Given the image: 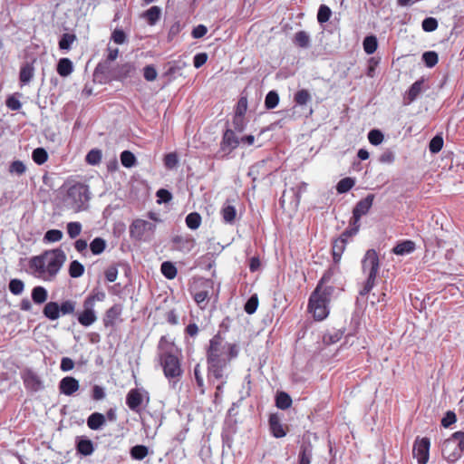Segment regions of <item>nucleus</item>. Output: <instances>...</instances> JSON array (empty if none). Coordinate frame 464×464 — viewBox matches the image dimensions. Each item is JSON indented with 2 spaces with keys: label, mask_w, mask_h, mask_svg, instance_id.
<instances>
[{
  "label": "nucleus",
  "mask_w": 464,
  "mask_h": 464,
  "mask_svg": "<svg viewBox=\"0 0 464 464\" xmlns=\"http://www.w3.org/2000/svg\"><path fill=\"white\" fill-rule=\"evenodd\" d=\"M238 350L236 344L224 341L219 335H215L209 341V347L207 352V362L208 375L215 379H224L229 362L236 358Z\"/></svg>",
  "instance_id": "obj_1"
},
{
  "label": "nucleus",
  "mask_w": 464,
  "mask_h": 464,
  "mask_svg": "<svg viewBox=\"0 0 464 464\" xmlns=\"http://www.w3.org/2000/svg\"><path fill=\"white\" fill-rule=\"evenodd\" d=\"M65 261L66 255L63 250L55 248L33 256L29 261V267L36 277L44 281H53Z\"/></svg>",
  "instance_id": "obj_2"
},
{
  "label": "nucleus",
  "mask_w": 464,
  "mask_h": 464,
  "mask_svg": "<svg viewBox=\"0 0 464 464\" xmlns=\"http://www.w3.org/2000/svg\"><path fill=\"white\" fill-rule=\"evenodd\" d=\"M329 279L330 274L325 273L309 298L308 311L316 321H322L329 314V304L334 290L333 286L324 285Z\"/></svg>",
  "instance_id": "obj_3"
},
{
  "label": "nucleus",
  "mask_w": 464,
  "mask_h": 464,
  "mask_svg": "<svg viewBox=\"0 0 464 464\" xmlns=\"http://www.w3.org/2000/svg\"><path fill=\"white\" fill-rule=\"evenodd\" d=\"M379 269L380 261L377 252L374 249L367 250L362 260V272L366 278L359 292L360 295H366L374 287Z\"/></svg>",
  "instance_id": "obj_4"
},
{
  "label": "nucleus",
  "mask_w": 464,
  "mask_h": 464,
  "mask_svg": "<svg viewBox=\"0 0 464 464\" xmlns=\"http://www.w3.org/2000/svg\"><path fill=\"white\" fill-rule=\"evenodd\" d=\"M443 457L450 462H455L464 453V432L456 431L445 440L441 446Z\"/></svg>",
  "instance_id": "obj_5"
},
{
  "label": "nucleus",
  "mask_w": 464,
  "mask_h": 464,
  "mask_svg": "<svg viewBox=\"0 0 464 464\" xmlns=\"http://www.w3.org/2000/svg\"><path fill=\"white\" fill-rule=\"evenodd\" d=\"M159 355L164 373L168 378H174V344L162 336L159 343Z\"/></svg>",
  "instance_id": "obj_6"
},
{
  "label": "nucleus",
  "mask_w": 464,
  "mask_h": 464,
  "mask_svg": "<svg viewBox=\"0 0 464 464\" xmlns=\"http://www.w3.org/2000/svg\"><path fill=\"white\" fill-rule=\"evenodd\" d=\"M68 198L72 200L75 211L78 212L84 209L90 198L88 186L81 182L72 185L68 188Z\"/></svg>",
  "instance_id": "obj_7"
},
{
  "label": "nucleus",
  "mask_w": 464,
  "mask_h": 464,
  "mask_svg": "<svg viewBox=\"0 0 464 464\" xmlns=\"http://www.w3.org/2000/svg\"><path fill=\"white\" fill-rule=\"evenodd\" d=\"M212 283L203 278L196 279L191 285L190 291L195 302L200 308H204L209 295V289Z\"/></svg>",
  "instance_id": "obj_8"
},
{
  "label": "nucleus",
  "mask_w": 464,
  "mask_h": 464,
  "mask_svg": "<svg viewBox=\"0 0 464 464\" xmlns=\"http://www.w3.org/2000/svg\"><path fill=\"white\" fill-rule=\"evenodd\" d=\"M156 228L154 223L144 219H135L130 227V237L136 240H146L150 237Z\"/></svg>",
  "instance_id": "obj_9"
},
{
  "label": "nucleus",
  "mask_w": 464,
  "mask_h": 464,
  "mask_svg": "<svg viewBox=\"0 0 464 464\" xmlns=\"http://www.w3.org/2000/svg\"><path fill=\"white\" fill-rule=\"evenodd\" d=\"M374 199L373 194L367 195L364 198L358 201L353 210V227H360V219L371 209Z\"/></svg>",
  "instance_id": "obj_10"
},
{
  "label": "nucleus",
  "mask_w": 464,
  "mask_h": 464,
  "mask_svg": "<svg viewBox=\"0 0 464 464\" xmlns=\"http://www.w3.org/2000/svg\"><path fill=\"white\" fill-rule=\"evenodd\" d=\"M430 439L424 437L421 439L417 438L414 441L412 454L419 464H426L430 458Z\"/></svg>",
  "instance_id": "obj_11"
},
{
  "label": "nucleus",
  "mask_w": 464,
  "mask_h": 464,
  "mask_svg": "<svg viewBox=\"0 0 464 464\" xmlns=\"http://www.w3.org/2000/svg\"><path fill=\"white\" fill-rule=\"evenodd\" d=\"M358 232L357 227H352L350 229H346L342 233L339 238L335 239L333 243V257L334 262H339L343 251L345 250L347 239L350 237L354 236Z\"/></svg>",
  "instance_id": "obj_12"
},
{
  "label": "nucleus",
  "mask_w": 464,
  "mask_h": 464,
  "mask_svg": "<svg viewBox=\"0 0 464 464\" xmlns=\"http://www.w3.org/2000/svg\"><path fill=\"white\" fill-rule=\"evenodd\" d=\"M144 394L138 388L130 389L126 396V404L134 412H140L143 404Z\"/></svg>",
  "instance_id": "obj_13"
},
{
  "label": "nucleus",
  "mask_w": 464,
  "mask_h": 464,
  "mask_svg": "<svg viewBox=\"0 0 464 464\" xmlns=\"http://www.w3.org/2000/svg\"><path fill=\"white\" fill-rule=\"evenodd\" d=\"M82 306L83 310L77 314V320L81 325L88 327L96 322V312L90 304L83 302Z\"/></svg>",
  "instance_id": "obj_14"
},
{
  "label": "nucleus",
  "mask_w": 464,
  "mask_h": 464,
  "mask_svg": "<svg viewBox=\"0 0 464 464\" xmlns=\"http://www.w3.org/2000/svg\"><path fill=\"white\" fill-rule=\"evenodd\" d=\"M269 161V160H263L249 168L248 176L252 178L253 181H256L259 178L264 179L272 173V169L267 168Z\"/></svg>",
  "instance_id": "obj_15"
},
{
  "label": "nucleus",
  "mask_w": 464,
  "mask_h": 464,
  "mask_svg": "<svg viewBox=\"0 0 464 464\" xmlns=\"http://www.w3.org/2000/svg\"><path fill=\"white\" fill-rule=\"evenodd\" d=\"M136 75V67L131 63H125L118 65L113 70V78L117 81L123 82Z\"/></svg>",
  "instance_id": "obj_16"
},
{
  "label": "nucleus",
  "mask_w": 464,
  "mask_h": 464,
  "mask_svg": "<svg viewBox=\"0 0 464 464\" xmlns=\"http://www.w3.org/2000/svg\"><path fill=\"white\" fill-rule=\"evenodd\" d=\"M22 379L25 388L32 392H37L43 387L39 376L32 370H25L22 374Z\"/></svg>",
  "instance_id": "obj_17"
},
{
  "label": "nucleus",
  "mask_w": 464,
  "mask_h": 464,
  "mask_svg": "<svg viewBox=\"0 0 464 464\" xmlns=\"http://www.w3.org/2000/svg\"><path fill=\"white\" fill-rule=\"evenodd\" d=\"M80 388L79 381L72 376H66L60 381L59 391L62 394L72 396Z\"/></svg>",
  "instance_id": "obj_18"
},
{
  "label": "nucleus",
  "mask_w": 464,
  "mask_h": 464,
  "mask_svg": "<svg viewBox=\"0 0 464 464\" xmlns=\"http://www.w3.org/2000/svg\"><path fill=\"white\" fill-rule=\"evenodd\" d=\"M122 313V305L116 304L109 308L103 317V324L105 327H112Z\"/></svg>",
  "instance_id": "obj_19"
},
{
  "label": "nucleus",
  "mask_w": 464,
  "mask_h": 464,
  "mask_svg": "<svg viewBox=\"0 0 464 464\" xmlns=\"http://www.w3.org/2000/svg\"><path fill=\"white\" fill-rule=\"evenodd\" d=\"M240 143V140L237 137L232 130H227L223 135L221 149L224 151L230 152L236 149Z\"/></svg>",
  "instance_id": "obj_20"
},
{
  "label": "nucleus",
  "mask_w": 464,
  "mask_h": 464,
  "mask_svg": "<svg viewBox=\"0 0 464 464\" xmlns=\"http://www.w3.org/2000/svg\"><path fill=\"white\" fill-rule=\"evenodd\" d=\"M220 213L225 223L233 224L235 222L237 209L234 206L229 204L228 200L223 205Z\"/></svg>",
  "instance_id": "obj_21"
},
{
  "label": "nucleus",
  "mask_w": 464,
  "mask_h": 464,
  "mask_svg": "<svg viewBox=\"0 0 464 464\" xmlns=\"http://www.w3.org/2000/svg\"><path fill=\"white\" fill-rule=\"evenodd\" d=\"M269 426L272 434L276 438H283L285 436V431L283 428V425L280 422V419L277 415L272 414L269 418Z\"/></svg>",
  "instance_id": "obj_22"
},
{
  "label": "nucleus",
  "mask_w": 464,
  "mask_h": 464,
  "mask_svg": "<svg viewBox=\"0 0 464 464\" xmlns=\"http://www.w3.org/2000/svg\"><path fill=\"white\" fill-rule=\"evenodd\" d=\"M44 315L52 320H57L60 317V307L56 302L47 303L43 310Z\"/></svg>",
  "instance_id": "obj_23"
},
{
  "label": "nucleus",
  "mask_w": 464,
  "mask_h": 464,
  "mask_svg": "<svg viewBox=\"0 0 464 464\" xmlns=\"http://www.w3.org/2000/svg\"><path fill=\"white\" fill-rule=\"evenodd\" d=\"M344 334L343 329H332L327 331L323 336L324 343L330 345L341 340Z\"/></svg>",
  "instance_id": "obj_24"
},
{
  "label": "nucleus",
  "mask_w": 464,
  "mask_h": 464,
  "mask_svg": "<svg viewBox=\"0 0 464 464\" xmlns=\"http://www.w3.org/2000/svg\"><path fill=\"white\" fill-rule=\"evenodd\" d=\"M57 72L62 77H67L73 71V65L69 58H62L57 64Z\"/></svg>",
  "instance_id": "obj_25"
},
{
  "label": "nucleus",
  "mask_w": 464,
  "mask_h": 464,
  "mask_svg": "<svg viewBox=\"0 0 464 464\" xmlns=\"http://www.w3.org/2000/svg\"><path fill=\"white\" fill-rule=\"evenodd\" d=\"M415 250V243L411 240H405L397 244L393 248V253L399 256L411 254Z\"/></svg>",
  "instance_id": "obj_26"
},
{
  "label": "nucleus",
  "mask_w": 464,
  "mask_h": 464,
  "mask_svg": "<svg viewBox=\"0 0 464 464\" xmlns=\"http://www.w3.org/2000/svg\"><path fill=\"white\" fill-rule=\"evenodd\" d=\"M105 423V417L100 412L92 413L87 419V425L91 430H99Z\"/></svg>",
  "instance_id": "obj_27"
},
{
  "label": "nucleus",
  "mask_w": 464,
  "mask_h": 464,
  "mask_svg": "<svg viewBox=\"0 0 464 464\" xmlns=\"http://www.w3.org/2000/svg\"><path fill=\"white\" fill-rule=\"evenodd\" d=\"M76 450L78 453L83 456H89L94 450L92 441L88 439L79 440L76 444Z\"/></svg>",
  "instance_id": "obj_28"
},
{
  "label": "nucleus",
  "mask_w": 464,
  "mask_h": 464,
  "mask_svg": "<svg viewBox=\"0 0 464 464\" xmlns=\"http://www.w3.org/2000/svg\"><path fill=\"white\" fill-rule=\"evenodd\" d=\"M48 298L47 290L41 285L35 286L32 290V299L37 304H42L46 302Z\"/></svg>",
  "instance_id": "obj_29"
},
{
  "label": "nucleus",
  "mask_w": 464,
  "mask_h": 464,
  "mask_svg": "<svg viewBox=\"0 0 464 464\" xmlns=\"http://www.w3.org/2000/svg\"><path fill=\"white\" fill-rule=\"evenodd\" d=\"M34 77V67L30 63H25L21 67L19 80L22 84H27Z\"/></svg>",
  "instance_id": "obj_30"
},
{
  "label": "nucleus",
  "mask_w": 464,
  "mask_h": 464,
  "mask_svg": "<svg viewBox=\"0 0 464 464\" xmlns=\"http://www.w3.org/2000/svg\"><path fill=\"white\" fill-rule=\"evenodd\" d=\"M276 405L281 410H286L292 405V399L286 392H280L276 395Z\"/></svg>",
  "instance_id": "obj_31"
},
{
  "label": "nucleus",
  "mask_w": 464,
  "mask_h": 464,
  "mask_svg": "<svg viewBox=\"0 0 464 464\" xmlns=\"http://www.w3.org/2000/svg\"><path fill=\"white\" fill-rule=\"evenodd\" d=\"M423 80L416 81L409 89L407 93L408 103L416 100L422 91Z\"/></svg>",
  "instance_id": "obj_32"
},
{
  "label": "nucleus",
  "mask_w": 464,
  "mask_h": 464,
  "mask_svg": "<svg viewBox=\"0 0 464 464\" xmlns=\"http://www.w3.org/2000/svg\"><path fill=\"white\" fill-rule=\"evenodd\" d=\"M294 43L301 48H307L310 45V35L304 31H299L295 34Z\"/></svg>",
  "instance_id": "obj_33"
},
{
  "label": "nucleus",
  "mask_w": 464,
  "mask_h": 464,
  "mask_svg": "<svg viewBox=\"0 0 464 464\" xmlns=\"http://www.w3.org/2000/svg\"><path fill=\"white\" fill-rule=\"evenodd\" d=\"M363 50L367 54H372L377 47H378V41L376 36L374 35H369L366 36L362 43Z\"/></svg>",
  "instance_id": "obj_34"
},
{
  "label": "nucleus",
  "mask_w": 464,
  "mask_h": 464,
  "mask_svg": "<svg viewBox=\"0 0 464 464\" xmlns=\"http://www.w3.org/2000/svg\"><path fill=\"white\" fill-rule=\"evenodd\" d=\"M106 247V241L102 237H95L90 244V249L93 255L102 254Z\"/></svg>",
  "instance_id": "obj_35"
},
{
  "label": "nucleus",
  "mask_w": 464,
  "mask_h": 464,
  "mask_svg": "<svg viewBox=\"0 0 464 464\" xmlns=\"http://www.w3.org/2000/svg\"><path fill=\"white\" fill-rule=\"evenodd\" d=\"M148 448L144 445H136L130 450V456L132 459L141 460L148 456Z\"/></svg>",
  "instance_id": "obj_36"
},
{
  "label": "nucleus",
  "mask_w": 464,
  "mask_h": 464,
  "mask_svg": "<svg viewBox=\"0 0 464 464\" xmlns=\"http://www.w3.org/2000/svg\"><path fill=\"white\" fill-rule=\"evenodd\" d=\"M32 159L36 164L42 165L47 161L48 153L44 148H36L33 150Z\"/></svg>",
  "instance_id": "obj_37"
},
{
  "label": "nucleus",
  "mask_w": 464,
  "mask_h": 464,
  "mask_svg": "<svg viewBox=\"0 0 464 464\" xmlns=\"http://www.w3.org/2000/svg\"><path fill=\"white\" fill-rule=\"evenodd\" d=\"M84 273V266L77 260H73L71 262L69 266V275L72 278L80 277Z\"/></svg>",
  "instance_id": "obj_38"
},
{
  "label": "nucleus",
  "mask_w": 464,
  "mask_h": 464,
  "mask_svg": "<svg viewBox=\"0 0 464 464\" xmlns=\"http://www.w3.org/2000/svg\"><path fill=\"white\" fill-rule=\"evenodd\" d=\"M106 297V295L103 291L94 289L85 299L83 302L90 304L93 307L95 306L96 302H102Z\"/></svg>",
  "instance_id": "obj_39"
},
{
  "label": "nucleus",
  "mask_w": 464,
  "mask_h": 464,
  "mask_svg": "<svg viewBox=\"0 0 464 464\" xmlns=\"http://www.w3.org/2000/svg\"><path fill=\"white\" fill-rule=\"evenodd\" d=\"M143 16L150 24H154L160 17V9L158 6H151L144 13Z\"/></svg>",
  "instance_id": "obj_40"
},
{
  "label": "nucleus",
  "mask_w": 464,
  "mask_h": 464,
  "mask_svg": "<svg viewBox=\"0 0 464 464\" xmlns=\"http://www.w3.org/2000/svg\"><path fill=\"white\" fill-rule=\"evenodd\" d=\"M76 41V35L73 34L65 33L62 35L59 41V48L62 50H69L72 44Z\"/></svg>",
  "instance_id": "obj_41"
},
{
  "label": "nucleus",
  "mask_w": 464,
  "mask_h": 464,
  "mask_svg": "<svg viewBox=\"0 0 464 464\" xmlns=\"http://www.w3.org/2000/svg\"><path fill=\"white\" fill-rule=\"evenodd\" d=\"M186 224L190 229H197L201 224V217L197 212L189 213L186 217Z\"/></svg>",
  "instance_id": "obj_42"
},
{
  "label": "nucleus",
  "mask_w": 464,
  "mask_h": 464,
  "mask_svg": "<svg viewBox=\"0 0 464 464\" xmlns=\"http://www.w3.org/2000/svg\"><path fill=\"white\" fill-rule=\"evenodd\" d=\"M195 246L193 239H184L180 237H176V250L190 251Z\"/></svg>",
  "instance_id": "obj_43"
},
{
  "label": "nucleus",
  "mask_w": 464,
  "mask_h": 464,
  "mask_svg": "<svg viewBox=\"0 0 464 464\" xmlns=\"http://www.w3.org/2000/svg\"><path fill=\"white\" fill-rule=\"evenodd\" d=\"M354 186V180L351 178L342 179L336 186L338 193L343 194L348 192Z\"/></svg>",
  "instance_id": "obj_44"
},
{
  "label": "nucleus",
  "mask_w": 464,
  "mask_h": 464,
  "mask_svg": "<svg viewBox=\"0 0 464 464\" xmlns=\"http://www.w3.org/2000/svg\"><path fill=\"white\" fill-rule=\"evenodd\" d=\"M279 102L278 93L275 91H270L265 99V106L266 109L271 110L276 108Z\"/></svg>",
  "instance_id": "obj_45"
},
{
  "label": "nucleus",
  "mask_w": 464,
  "mask_h": 464,
  "mask_svg": "<svg viewBox=\"0 0 464 464\" xmlns=\"http://www.w3.org/2000/svg\"><path fill=\"white\" fill-rule=\"evenodd\" d=\"M121 161L125 168H131L136 163V158L131 151L124 150L121 154Z\"/></svg>",
  "instance_id": "obj_46"
},
{
  "label": "nucleus",
  "mask_w": 464,
  "mask_h": 464,
  "mask_svg": "<svg viewBox=\"0 0 464 464\" xmlns=\"http://www.w3.org/2000/svg\"><path fill=\"white\" fill-rule=\"evenodd\" d=\"M331 15H332L331 9L325 5H321L318 9V13H317L318 23L324 24V23L328 22Z\"/></svg>",
  "instance_id": "obj_47"
},
{
  "label": "nucleus",
  "mask_w": 464,
  "mask_h": 464,
  "mask_svg": "<svg viewBox=\"0 0 464 464\" xmlns=\"http://www.w3.org/2000/svg\"><path fill=\"white\" fill-rule=\"evenodd\" d=\"M8 171L11 174L21 176L25 173L26 166L21 160H14L10 164Z\"/></svg>",
  "instance_id": "obj_48"
},
{
  "label": "nucleus",
  "mask_w": 464,
  "mask_h": 464,
  "mask_svg": "<svg viewBox=\"0 0 464 464\" xmlns=\"http://www.w3.org/2000/svg\"><path fill=\"white\" fill-rule=\"evenodd\" d=\"M311 101V95L307 90H300L295 94V102L298 105H305Z\"/></svg>",
  "instance_id": "obj_49"
},
{
  "label": "nucleus",
  "mask_w": 464,
  "mask_h": 464,
  "mask_svg": "<svg viewBox=\"0 0 464 464\" xmlns=\"http://www.w3.org/2000/svg\"><path fill=\"white\" fill-rule=\"evenodd\" d=\"M24 289V284L22 280L14 278L9 282V290L13 295H21L23 293Z\"/></svg>",
  "instance_id": "obj_50"
},
{
  "label": "nucleus",
  "mask_w": 464,
  "mask_h": 464,
  "mask_svg": "<svg viewBox=\"0 0 464 464\" xmlns=\"http://www.w3.org/2000/svg\"><path fill=\"white\" fill-rule=\"evenodd\" d=\"M443 147V138L440 135H436L431 139L429 144V150L431 153H438Z\"/></svg>",
  "instance_id": "obj_51"
},
{
  "label": "nucleus",
  "mask_w": 464,
  "mask_h": 464,
  "mask_svg": "<svg viewBox=\"0 0 464 464\" xmlns=\"http://www.w3.org/2000/svg\"><path fill=\"white\" fill-rule=\"evenodd\" d=\"M102 160V151L97 149L91 150L86 155V161L91 165H97Z\"/></svg>",
  "instance_id": "obj_52"
},
{
  "label": "nucleus",
  "mask_w": 464,
  "mask_h": 464,
  "mask_svg": "<svg viewBox=\"0 0 464 464\" xmlns=\"http://www.w3.org/2000/svg\"><path fill=\"white\" fill-rule=\"evenodd\" d=\"M422 60L428 67L431 68L437 64L439 58L435 52L429 51L422 54Z\"/></svg>",
  "instance_id": "obj_53"
},
{
  "label": "nucleus",
  "mask_w": 464,
  "mask_h": 464,
  "mask_svg": "<svg viewBox=\"0 0 464 464\" xmlns=\"http://www.w3.org/2000/svg\"><path fill=\"white\" fill-rule=\"evenodd\" d=\"M67 233L71 238L77 237L82 232V225L80 222H69L67 224Z\"/></svg>",
  "instance_id": "obj_54"
},
{
  "label": "nucleus",
  "mask_w": 464,
  "mask_h": 464,
  "mask_svg": "<svg viewBox=\"0 0 464 464\" xmlns=\"http://www.w3.org/2000/svg\"><path fill=\"white\" fill-rule=\"evenodd\" d=\"M63 238V232L59 229H50L44 237V241L58 242Z\"/></svg>",
  "instance_id": "obj_55"
},
{
  "label": "nucleus",
  "mask_w": 464,
  "mask_h": 464,
  "mask_svg": "<svg viewBox=\"0 0 464 464\" xmlns=\"http://www.w3.org/2000/svg\"><path fill=\"white\" fill-rule=\"evenodd\" d=\"M312 460V450L311 449L304 447L303 448L298 456V464H311Z\"/></svg>",
  "instance_id": "obj_56"
},
{
  "label": "nucleus",
  "mask_w": 464,
  "mask_h": 464,
  "mask_svg": "<svg viewBox=\"0 0 464 464\" xmlns=\"http://www.w3.org/2000/svg\"><path fill=\"white\" fill-rule=\"evenodd\" d=\"M368 140L371 144L377 146L382 142L383 134L379 130H372L368 133Z\"/></svg>",
  "instance_id": "obj_57"
},
{
  "label": "nucleus",
  "mask_w": 464,
  "mask_h": 464,
  "mask_svg": "<svg viewBox=\"0 0 464 464\" xmlns=\"http://www.w3.org/2000/svg\"><path fill=\"white\" fill-rule=\"evenodd\" d=\"M258 306V298L256 295H252L245 304V311L248 314H254Z\"/></svg>",
  "instance_id": "obj_58"
},
{
  "label": "nucleus",
  "mask_w": 464,
  "mask_h": 464,
  "mask_svg": "<svg viewBox=\"0 0 464 464\" xmlns=\"http://www.w3.org/2000/svg\"><path fill=\"white\" fill-rule=\"evenodd\" d=\"M421 27L425 32H433L438 28V21L433 17H427L422 21Z\"/></svg>",
  "instance_id": "obj_59"
},
{
  "label": "nucleus",
  "mask_w": 464,
  "mask_h": 464,
  "mask_svg": "<svg viewBox=\"0 0 464 464\" xmlns=\"http://www.w3.org/2000/svg\"><path fill=\"white\" fill-rule=\"evenodd\" d=\"M75 305H76V303L74 301H72V300L64 301L62 303L61 305H59L60 312L63 314H73L75 311Z\"/></svg>",
  "instance_id": "obj_60"
},
{
  "label": "nucleus",
  "mask_w": 464,
  "mask_h": 464,
  "mask_svg": "<svg viewBox=\"0 0 464 464\" xmlns=\"http://www.w3.org/2000/svg\"><path fill=\"white\" fill-rule=\"evenodd\" d=\"M161 273L169 279L174 278V264L170 261H166L161 265Z\"/></svg>",
  "instance_id": "obj_61"
},
{
  "label": "nucleus",
  "mask_w": 464,
  "mask_h": 464,
  "mask_svg": "<svg viewBox=\"0 0 464 464\" xmlns=\"http://www.w3.org/2000/svg\"><path fill=\"white\" fill-rule=\"evenodd\" d=\"M126 39L127 36L121 29H115L111 34V40L117 44H124Z\"/></svg>",
  "instance_id": "obj_62"
},
{
  "label": "nucleus",
  "mask_w": 464,
  "mask_h": 464,
  "mask_svg": "<svg viewBox=\"0 0 464 464\" xmlns=\"http://www.w3.org/2000/svg\"><path fill=\"white\" fill-rule=\"evenodd\" d=\"M157 71L153 65H147L143 69V76L148 82H152L157 78Z\"/></svg>",
  "instance_id": "obj_63"
},
{
  "label": "nucleus",
  "mask_w": 464,
  "mask_h": 464,
  "mask_svg": "<svg viewBox=\"0 0 464 464\" xmlns=\"http://www.w3.org/2000/svg\"><path fill=\"white\" fill-rule=\"evenodd\" d=\"M104 276L107 281L111 283L114 282L118 276V268L115 266H109L105 270Z\"/></svg>",
  "instance_id": "obj_64"
}]
</instances>
